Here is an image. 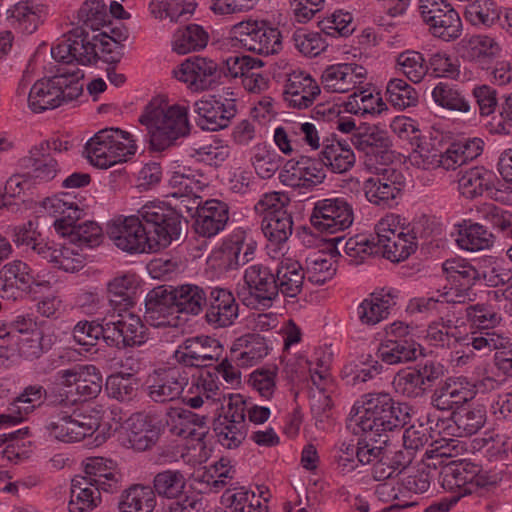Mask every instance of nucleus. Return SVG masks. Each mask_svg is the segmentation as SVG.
I'll return each instance as SVG.
<instances>
[{
	"label": "nucleus",
	"mask_w": 512,
	"mask_h": 512,
	"mask_svg": "<svg viewBox=\"0 0 512 512\" xmlns=\"http://www.w3.org/2000/svg\"><path fill=\"white\" fill-rule=\"evenodd\" d=\"M181 233L180 215L162 202H147L138 215L118 217L107 225V235L124 252L150 253L166 248Z\"/></svg>",
	"instance_id": "obj_1"
},
{
	"label": "nucleus",
	"mask_w": 512,
	"mask_h": 512,
	"mask_svg": "<svg viewBox=\"0 0 512 512\" xmlns=\"http://www.w3.org/2000/svg\"><path fill=\"white\" fill-rule=\"evenodd\" d=\"M409 411L407 404L395 402L388 393H367L354 403L350 417L368 439L379 437L380 444H387L389 433L409 422Z\"/></svg>",
	"instance_id": "obj_2"
},
{
	"label": "nucleus",
	"mask_w": 512,
	"mask_h": 512,
	"mask_svg": "<svg viewBox=\"0 0 512 512\" xmlns=\"http://www.w3.org/2000/svg\"><path fill=\"white\" fill-rule=\"evenodd\" d=\"M127 35L120 34L118 39L105 33L90 35L83 27H74L51 47V56L60 63L89 65L102 59L109 64H116L122 58L120 41Z\"/></svg>",
	"instance_id": "obj_3"
},
{
	"label": "nucleus",
	"mask_w": 512,
	"mask_h": 512,
	"mask_svg": "<svg viewBox=\"0 0 512 512\" xmlns=\"http://www.w3.org/2000/svg\"><path fill=\"white\" fill-rule=\"evenodd\" d=\"M139 123L146 128L154 151H164L176 145L177 140L188 136L191 129L186 106L169 105L159 98L146 104Z\"/></svg>",
	"instance_id": "obj_4"
},
{
	"label": "nucleus",
	"mask_w": 512,
	"mask_h": 512,
	"mask_svg": "<svg viewBox=\"0 0 512 512\" xmlns=\"http://www.w3.org/2000/svg\"><path fill=\"white\" fill-rule=\"evenodd\" d=\"M44 209L56 219L54 228L63 237H68L71 243L79 247L93 248L103 239L102 228L94 221L77 223L84 213L83 199L70 193L46 198Z\"/></svg>",
	"instance_id": "obj_5"
},
{
	"label": "nucleus",
	"mask_w": 512,
	"mask_h": 512,
	"mask_svg": "<svg viewBox=\"0 0 512 512\" xmlns=\"http://www.w3.org/2000/svg\"><path fill=\"white\" fill-rule=\"evenodd\" d=\"M83 76L82 71L74 65L58 68L55 75L39 80L31 87L28 96L29 107L40 113L77 99L83 90L80 83Z\"/></svg>",
	"instance_id": "obj_6"
},
{
	"label": "nucleus",
	"mask_w": 512,
	"mask_h": 512,
	"mask_svg": "<svg viewBox=\"0 0 512 512\" xmlns=\"http://www.w3.org/2000/svg\"><path fill=\"white\" fill-rule=\"evenodd\" d=\"M53 276L36 273L21 259L11 260L0 267V298L18 302L27 297L36 298L53 288Z\"/></svg>",
	"instance_id": "obj_7"
},
{
	"label": "nucleus",
	"mask_w": 512,
	"mask_h": 512,
	"mask_svg": "<svg viewBox=\"0 0 512 512\" xmlns=\"http://www.w3.org/2000/svg\"><path fill=\"white\" fill-rule=\"evenodd\" d=\"M136 149L135 140L129 132L109 128L90 138L84 152L90 164L100 169H108L127 161L136 153Z\"/></svg>",
	"instance_id": "obj_8"
},
{
	"label": "nucleus",
	"mask_w": 512,
	"mask_h": 512,
	"mask_svg": "<svg viewBox=\"0 0 512 512\" xmlns=\"http://www.w3.org/2000/svg\"><path fill=\"white\" fill-rule=\"evenodd\" d=\"M76 404V398L70 399L68 394L65 397L60 394L58 410L45 426L50 438L64 443L77 442L91 436L99 428L98 418L80 413Z\"/></svg>",
	"instance_id": "obj_9"
},
{
	"label": "nucleus",
	"mask_w": 512,
	"mask_h": 512,
	"mask_svg": "<svg viewBox=\"0 0 512 512\" xmlns=\"http://www.w3.org/2000/svg\"><path fill=\"white\" fill-rule=\"evenodd\" d=\"M438 473L441 486L451 492L448 497H457V502L464 496L478 493L495 484V480L472 463L450 462Z\"/></svg>",
	"instance_id": "obj_10"
},
{
	"label": "nucleus",
	"mask_w": 512,
	"mask_h": 512,
	"mask_svg": "<svg viewBox=\"0 0 512 512\" xmlns=\"http://www.w3.org/2000/svg\"><path fill=\"white\" fill-rule=\"evenodd\" d=\"M354 222L352 204L344 197L317 200L310 214V224L319 233L343 232Z\"/></svg>",
	"instance_id": "obj_11"
},
{
	"label": "nucleus",
	"mask_w": 512,
	"mask_h": 512,
	"mask_svg": "<svg viewBox=\"0 0 512 512\" xmlns=\"http://www.w3.org/2000/svg\"><path fill=\"white\" fill-rule=\"evenodd\" d=\"M106 327V344L123 349L142 346L148 339V328L141 318L129 311H119L104 317Z\"/></svg>",
	"instance_id": "obj_12"
},
{
	"label": "nucleus",
	"mask_w": 512,
	"mask_h": 512,
	"mask_svg": "<svg viewBox=\"0 0 512 512\" xmlns=\"http://www.w3.org/2000/svg\"><path fill=\"white\" fill-rule=\"evenodd\" d=\"M450 456L448 445L444 446L441 441L435 440L424 452L421 461L404 472L402 486L415 494L425 493L438 474V466L442 465V459Z\"/></svg>",
	"instance_id": "obj_13"
},
{
	"label": "nucleus",
	"mask_w": 512,
	"mask_h": 512,
	"mask_svg": "<svg viewBox=\"0 0 512 512\" xmlns=\"http://www.w3.org/2000/svg\"><path fill=\"white\" fill-rule=\"evenodd\" d=\"M244 281L248 288V296L238 297L246 306L270 308L279 294L275 273L263 264H253L246 268Z\"/></svg>",
	"instance_id": "obj_14"
},
{
	"label": "nucleus",
	"mask_w": 512,
	"mask_h": 512,
	"mask_svg": "<svg viewBox=\"0 0 512 512\" xmlns=\"http://www.w3.org/2000/svg\"><path fill=\"white\" fill-rule=\"evenodd\" d=\"M223 346L219 340L209 336H197L186 339L174 352L177 363L183 367H204V370L212 369L211 361L217 365L223 360Z\"/></svg>",
	"instance_id": "obj_15"
},
{
	"label": "nucleus",
	"mask_w": 512,
	"mask_h": 512,
	"mask_svg": "<svg viewBox=\"0 0 512 512\" xmlns=\"http://www.w3.org/2000/svg\"><path fill=\"white\" fill-rule=\"evenodd\" d=\"M405 187V177L401 171L386 168L363 183L365 197L373 205L391 208L397 203Z\"/></svg>",
	"instance_id": "obj_16"
},
{
	"label": "nucleus",
	"mask_w": 512,
	"mask_h": 512,
	"mask_svg": "<svg viewBox=\"0 0 512 512\" xmlns=\"http://www.w3.org/2000/svg\"><path fill=\"white\" fill-rule=\"evenodd\" d=\"M278 178L284 186L311 191L324 182L326 172L320 160L302 156L286 161Z\"/></svg>",
	"instance_id": "obj_17"
},
{
	"label": "nucleus",
	"mask_w": 512,
	"mask_h": 512,
	"mask_svg": "<svg viewBox=\"0 0 512 512\" xmlns=\"http://www.w3.org/2000/svg\"><path fill=\"white\" fill-rule=\"evenodd\" d=\"M354 147L365 155L368 169H378L377 164L385 165L392 161V142L388 133L377 126L357 131L351 138Z\"/></svg>",
	"instance_id": "obj_18"
},
{
	"label": "nucleus",
	"mask_w": 512,
	"mask_h": 512,
	"mask_svg": "<svg viewBox=\"0 0 512 512\" xmlns=\"http://www.w3.org/2000/svg\"><path fill=\"white\" fill-rule=\"evenodd\" d=\"M477 385L464 376L449 377L441 382L431 395V405L437 411H456L473 400Z\"/></svg>",
	"instance_id": "obj_19"
},
{
	"label": "nucleus",
	"mask_w": 512,
	"mask_h": 512,
	"mask_svg": "<svg viewBox=\"0 0 512 512\" xmlns=\"http://www.w3.org/2000/svg\"><path fill=\"white\" fill-rule=\"evenodd\" d=\"M189 376L184 367L159 368L149 375L148 396L157 403L176 400L188 385Z\"/></svg>",
	"instance_id": "obj_20"
},
{
	"label": "nucleus",
	"mask_w": 512,
	"mask_h": 512,
	"mask_svg": "<svg viewBox=\"0 0 512 512\" xmlns=\"http://www.w3.org/2000/svg\"><path fill=\"white\" fill-rule=\"evenodd\" d=\"M174 77L185 83L194 91H204L216 82L218 78V64L209 58L192 56L187 58L173 71Z\"/></svg>",
	"instance_id": "obj_21"
},
{
	"label": "nucleus",
	"mask_w": 512,
	"mask_h": 512,
	"mask_svg": "<svg viewBox=\"0 0 512 512\" xmlns=\"http://www.w3.org/2000/svg\"><path fill=\"white\" fill-rule=\"evenodd\" d=\"M321 88L309 73L294 70L287 74L283 90V100L288 108L307 109L320 96Z\"/></svg>",
	"instance_id": "obj_22"
},
{
	"label": "nucleus",
	"mask_w": 512,
	"mask_h": 512,
	"mask_svg": "<svg viewBox=\"0 0 512 512\" xmlns=\"http://www.w3.org/2000/svg\"><path fill=\"white\" fill-rule=\"evenodd\" d=\"M367 79V70L357 63H337L327 66L321 75L323 88L330 93H348Z\"/></svg>",
	"instance_id": "obj_23"
},
{
	"label": "nucleus",
	"mask_w": 512,
	"mask_h": 512,
	"mask_svg": "<svg viewBox=\"0 0 512 512\" xmlns=\"http://www.w3.org/2000/svg\"><path fill=\"white\" fill-rule=\"evenodd\" d=\"M448 348H456L457 345L465 348L472 347L478 351H492L502 348L507 343L506 334L503 332L472 331L468 333L465 325H456L452 320H446Z\"/></svg>",
	"instance_id": "obj_24"
},
{
	"label": "nucleus",
	"mask_w": 512,
	"mask_h": 512,
	"mask_svg": "<svg viewBox=\"0 0 512 512\" xmlns=\"http://www.w3.org/2000/svg\"><path fill=\"white\" fill-rule=\"evenodd\" d=\"M261 229L268 243L267 253L272 258L283 256L286 242L293 231L292 216L288 212H278L272 216H264Z\"/></svg>",
	"instance_id": "obj_25"
},
{
	"label": "nucleus",
	"mask_w": 512,
	"mask_h": 512,
	"mask_svg": "<svg viewBox=\"0 0 512 512\" xmlns=\"http://www.w3.org/2000/svg\"><path fill=\"white\" fill-rule=\"evenodd\" d=\"M168 289L158 288L149 295L147 315L155 327H179L186 321L181 317Z\"/></svg>",
	"instance_id": "obj_26"
},
{
	"label": "nucleus",
	"mask_w": 512,
	"mask_h": 512,
	"mask_svg": "<svg viewBox=\"0 0 512 512\" xmlns=\"http://www.w3.org/2000/svg\"><path fill=\"white\" fill-rule=\"evenodd\" d=\"M226 409V448H238L246 439L248 426L246 422L247 402L241 394H229Z\"/></svg>",
	"instance_id": "obj_27"
},
{
	"label": "nucleus",
	"mask_w": 512,
	"mask_h": 512,
	"mask_svg": "<svg viewBox=\"0 0 512 512\" xmlns=\"http://www.w3.org/2000/svg\"><path fill=\"white\" fill-rule=\"evenodd\" d=\"M457 52L463 60L483 66L500 55L501 46L494 37L479 34L462 38Z\"/></svg>",
	"instance_id": "obj_28"
},
{
	"label": "nucleus",
	"mask_w": 512,
	"mask_h": 512,
	"mask_svg": "<svg viewBox=\"0 0 512 512\" xmlns=\"http://www.w3.org/2000/svg\"><path fill=\"white\" fill-rule=\"evenodd\" d=\"M220 376L224 378V361L212 369L203 370L197 381L191 384L182 396V401L191 408H200L204 401L202 393L207 399L214 398L222 385Z\"/></svg>",
	"instance_id": "obj_29"
},
{
	"label": "nucleus",
	"mask_w": 512,
	"mask_h": 512,
	"mask_svg": "<svg viewBox=\"0 0 512 512\" xmlns=\"http://www.w3.org/2000/svg\"><path fill=\"white\" fill-rule=\"evenodd\" d=\"M46 396L41 385H30L9 405L8 412L0 414V427L15 425L22 422L28 414L39 407Z\"/></svg>",
	"instance_id": "obj_30"
},
{
	"label": "nucleus",
	"mask_w": 512,
	"mask_h": 512,
	"mask_svg": "<svg viewBox=\"0 0 512 512\" xmlns=\"http://www.w3.org/2000/svg\"><path fill=\"white\" fill-rule=\"evenodd\" d=\"M160 436V427L151 416L141 413L128 420L127 441L129 448L142 452L152 448Z\"/></svg>",
	"instance_id": "obj_31"
},
{
	"label": "nucleus",
	"mask_w": 512,
	"mask_h": 512,
	"mask_svg": "<svg viewBox=\"0 0 512 512\" xmlns=\"http://www.w3.org/2000/svg\"><path fill=\"white\" fill-rule=\"evenodd\" d=\"M396 297L394 289H382L372 293L357 308L361 323L373 326L388 318L391 309L396 305Z\"/></svg>",
	"instance_id": "obj_32"
},
{
	"label": "nucleus",
	"mask_w": 512,
	"mask_h": 512,
	"mask_svg": "<svg viewBox=\"0 0 512 512\" xmlns=\"http://www.w3.org/2000/svg\"><path fill=\"white\" fill-rule=\"evenodd\" d=\"M167 425L173 435L192 441H202L206 434L205 417L183 408L170 409Z\"/></svg>",
	"instance_id": "obj_33"
},
{
	"label": "nucleus",
	"mask_w": 512,
	"mask_h": 512,
	"mask_svg": "<svg viewBox=\"0 0 512 512\" xmlns=\"http://www.w3.org/2000/svg\"><path fill=\"white\" fill-rule=\"evenodd\" d=\"M269 353L265 339L255 334L237 338L230 347L231 360L239 367H251L259 363Z\"/></svg>",
	"instance_id": "obj_34"
},
{
	"label": "nucleus",
	"mask_w": 512,
	"mask_h": 512,
	"mask_svg": "<svg viewBox=\"0 0 512 512\" xmlns=\"http://www.w3.org/2000/svg\"><path fill=\"white\" fill-rule=\"evenodd\" d=\"M320 162L333 173H346L356 162L355 154L348 142L333 136L323 138Z\"/></svg>",
	"instance_id": "obj_35"
},
{
	"label": "nucleus",
	"mask_w": 512,
	"mask_h": 512,
	"mask_svg": "<svg viewBox=\"0 0 512 512\" xmlns=\"http://www.w3.org/2000/svg\"><path fill=\"white\" fill-rule=\"evenodd\" d=\"M85 478L91 486L104 492L117 488L118 472L116 463L104 457H88L83 461Z\"/></svg>",
	"instance_id": "obj_36"
},
{
	"label": "nucleus",
	"mask_w": 512,
	"mask_h": 512,
	"mask_svg": "<svg viewBox=\"0 0 512 512\" xmlns=\"http://www.w3.org/2000/svg\"><path fill=\"white\" fill-rule=\"evenodd\" d=\"M484 142L474 137L453 142L441 152L440 168L449 171L476 159L483 152Z\"/></svg>",
	"instance_id": "obj_37"
},
{
	"label": "nucleus",
	"mask_w": 512,
	"mask_h": 512,
	"mask_svg": "<svg viewBox=\"0 0 512 512\" xmlns=\"http://www.w3.org/2000/svg\"><path fill=\"white\" fill-rule=\"evenodd\" d=\"M455 241L462 250L478 252L491 249L495 243V236L484 225L471 220H463L457 225Z\"/></svg>",
	"instance_id": "obj_38"
},
{
	"label": "nucleus",
	"mask_w": 512,
	"mask_h": 512,
	"mask_svg": "<svg viewBox=\"0 0 512 512\" xmlns=\"http://www.w3.org/2000/svg\"><path fill=\"white\" fill-rule=\"evenodd\" d=\"M256 243L248 237L247 231L235 228L226 239V270L237 269L253 259Z\"/></svg>",
	"instance_id": "obj_39"
},
{
	"label": "nucleus",
	"mask_w": 512,
	"mask_h": 512,
	"mask_svg": "<svg viewBox=\"0 0 512 512\" xmlns=\"http://www.w3.org/2000/svg\"><path fill=\"white\" fill-rule=\"evenodd\" d=\"M276 285L279 286V293L285 297H296L301 293L305 273L301 264L294 259H282L275 270Z\"/></svg>",
	"instance_id": "obj_40"
},
{
	"label": "nucleus",
	"mask_w": 512,
	"mask_h": 512,
	"mask_svg": "<svg viewBox=\"0 0 512 512\" xmlns=\"http://www.w3.org/2000/svg\"><path fill=\"white\" fill-rule=\"evenodd\" d=\"M304 270L306 279L315 285H323L336 274V255L332 251H316L308 255Z\"/></svg>",
	"instance_id": "obj_41"
},
{
	"label": "nucleus",
	"mask_w": 512,
	"mask_h": 512,
	"mask_svg": "<svg viewBox=\"0 0 512 512\" xmlns=\"http://www.w3.org/2000/svg\"><path fill=\"white\" fill-rule=\"evenodd\" d=\"M440 141L430 135L422 134L413 144L409 155L412 166L422 170H435L440 168L441 152Z\"/></svg>",
	"instance_id": "obj_42"
},
{
	"label": "nucleus",
	"mask_w": 512,
	"mask_h": 512,
	"mask_svg": "<svg viewBox=\"0 0 512 512\" xmlns=\"http://www.w3.org/2000/svg\"><path fill=\"white\" fill-rule=\"evenodd\" d=\"M156 496L150 486L134 484L125 489L118 502L119 512H152Z\"/></svg>",
	"instance_id": "obj_43"
},
{
	"label": "nucleus",
	"mask_w": 512,
	"mask_h": 512,
	"mask_svg": "<svg viewBox=\"0 0 512 512\" xmlns=\"http://www.w3.org/2000/svg\"><path fill=\"white\" fill-rule=\"evenodd\" d=\"M171 297L181 314L198 315L206 301L204 290L196 284H182L168 289Z\"/></svg>",
	"instance_id": "obj_44"
},
{
	"label": "nucleus",
	"mask_w": 512,
	"mask_h": 512,
	"mask_svg": "<svg viewBox=\"0 0 512 512\" xmlns=\"http://www.w3.org/2000/svg\"><path fill=\"white\" fill-rule=\"evenodd\" d=\"M101 502L100 489L91 486L82 476H75L71 482L70 512H88Z\"/></svg>",
	"instance_id": "obj_45"
},
{
	"label": "nucleus",
	"mask_w": 512,
	"mask_h": 512,
	"mask_svg": "<svg viewBox=\"0 0 512 512\" xmlns=\"http://www.w3.org/2000/svg\"><path fill=\"white\" fill-rule=\"evenodd\" d=\"M198 114L197 125L202 130L218 131L224 129V102L220 95H211L195 103Z\"/></svg>",
	"instance_id": "obj_46"
},
{
	"label": "nucleus",
	"mask_w": 512,
	"mask_h": 512,
	"mask_svg": "<svg viewBox=\"0 0 512 512\" xmlns=\"http://www.w3.org/2000/svg\"><path fill=\"white\" fill-rule=\"evenodd\" d=\"M224 229V206L219 200H207L198 210L195 230L204 237H213Z\"/></svg>",
	"instance_id": "obj_47"
},
{
	"label": "nucleus",
	"mask_w": 512,
	"mask_h": 512,
	"mask_svg": "<svg viewBox=\"0 0 512 512\" xmlns=\"http://www.w3.org/2000/svg\"><path fill=\"white\" fill-rule=\"evenodd\" d=\"M417 351L414 340L384 339L378 346L377 357L387 365H396L415 360Z\"/></svg>",
	"instance_id": "obj_48"
},
{
	"label": "nucleus",
	"mask_w": 512,
	"mask_h": 512,
	"mask_svg": "<svg viewBox=\"0 0 512 512\" xmlns=\"http://www.w3.org/2000/svg\"><path fill=\"white\" fill-rule=\"evenodd\" d=\"M209 40L208 33L198 24H189L176 30L172 49L180 55L204 49Z\"/></svg>",
	"instance_id": "obj_49"
},
{
	"label": "nucleus",
	"mask_w": 512,
	"mask_h": 512,
	"mask_svg": "<svg viewBox=\"0 0 512 512\" xmlns=\"http://www.w3.org/2000/svg\"><path fill=\"white\" fill-rule=\"evenodd\" d=\"M465 316L471 328L476 329L477 333L495 332L494 329L503 320L499 308L490 303H476L467 306Z\"/></svg>",
	"instance_id": "obj_50"
},
{
	"label": "nucleus",
	"mask_w": 512,
	"mask_h": 512,
	"mask_svg": "<svg viewBox=\"0 0 512 512\" xmlns=\"http://www.w3.org/2000/svg\"><path fill=\"white\" fill-rule=\"evenodd\" d=\"M205 185L203 174L189 167L174 171L169 179V187L172 189L170 194L176 198L197 197Z\"/></svg>",
	"instance_id": "obj_51"
},
{
	"label": "nucleus",
	"mask_w": 512,
	"mask_h": 512,
	"mask_svg": "<svg viewBox=\"0 0 512 512\" xmlns=\"http://www.w3.org/2000/svg\"><path fill=\"white\" fill-rule=\"evenodd\" d=\"M253 38H249L248 50L261 55H273L282 50V36L277 28L258 22Z\"/></svg>",
	"instance_id": "obj_52"
},
{
	"label": "nucleus",
	"mask_w": 512,
	"mask_h": 512,
	"mask_svg": "<svg viewBox=\"0 0 512 512\" xmlns=\"http://www.w3.org/2000/svg\"><path fill=\"white\" fill-rule=\"evenodd\" d=\"M250 160L256 174L262 179H270L282 164V157L265 143L252 147Z\"/></svg>",
	"instance_id": "obj_53"
},
{
	"label": "nucleus",
	"mask_w": 512,
	"mask_h": 512,
	"mask_svg": "<svg viewBox=\"0 0 512 512\" xmlns=\"http://www.w3.org/2000/svg\"><path fill=\"white\" fill-rule=\"evenodd\" d=\"M493 183V173L483 167H473L462 173L458 180L459 189L466 198H475L489 190Z\"/></svg>",
	"instance_id": "obj_54"
},
{
	"label": "nucleus",
	"mask_w": 512,
	"mask_h": 512,
	"mask_svg": "<svg viewBox=\"0 0 512 512\" xmlns=\"http://www.w3.org/2000/svg\"><path fill=\"white\" fill-rule=\"evenodd\" d=\"M382 365L371 355L362 356L358 361L344 365L342 377L350 385L365 383L382 372Z\"/></svg>",
	"instance_id": "obj_55"
},
{
	"label": "nucleus",
	"mask_w": 512,
	"mask_h": 512,
	"mask_svg": "<svg viewBox=\"0 0 512 512\" xmlns=\"http://www.w3.org/2000/svg\"><path fill=\"white\" fill-rule=\"evenodd\" d=\"M458 436H471L477 433L486 422V410L482 405L461 407L453 412Z\"/></svg>",
	"instance_id": "obj_56"
},
{
	"label": "nucleus",
	"mask_w": 512,
	"mask_h": 512,
	"mask_svg": "<svg viewBox=\"0 0 512 512\" xmlns=\"http://www.w3.org/2000/svg\"><path fill=\"white\" fill-rule=\"evenodd\" d=\"M386 100L395 109L403 111L418 104L417 90L401 78H392L386 85Z\"/></svg>",
	"instance_id": "obj_57"
},
{
	"label": "nucleus",
	"mask_w": 512,
	"mask_h": 512,
	"mask_svg": "<svg viewBox=\"0 0 512 512\" xmlns=\"http://www.w3.org/2000/svg\"><path fill=\"white\" fill-rule=\"evenodd\" d=\"M346 107L347 111L361 117L379 115L384 110H387L386 103L380 94L372 93L369 90L354 92L349 97Z\"/></svg>",
	"instance_id": "obj_58"
},
{
	"label": "nucleus",
	"mask_w": 512,
	"mask_h": 512,
	"mask_svg": "<svg viewBox=\"0 0 512 512\" xmlns=\"http://www.w3.org/2000/svg\"><path fill=\"white\" fill-rule=\"evenodd\" d=\"M107 6L102 0H86L77 11V26L98 31L108 21Z\"/></svg>",
	"instance_id": "obj_59"
},
{
	"label": "nucleus",
	"mask_w": 512,
	"mask_h": 512,
	"mask_svg": "<svg viewBox=\"0 0 512 512\" xmlns=\"http://www.w3.org/2000/svg\"><path fill=\"white\" fill-rule=\"evenodd\" d=\"M431 97L438 106L447 110L467 113L471 109L469 101L462 92L445 82L436 84L432 89Z\"/></svg>",
	"instance_id": "obj_60"
},
{
	"label": "nucleus",
	"mask_w": 512,
	"mask_h": 512,
	"mask_svg": "<svg viewBox=\"0 0 512 512\" xmlns=\"http://www.w3.org/2000/svg\"><path fill=\"white\" fill-rule=\"evenodd\" d=\"M478 279L489 287L506 285L512 280V269L504 259L490 256L483 260Z\"/></svg>",
	"instance_id": "obj_61"
},
{
	"label": "nucleus",
	"mask_w": 512,
	"mask_h": 512,
	"mask_svg": "<svg viewBox=\"0 0 512 512\" xmlns=\"http://www.w3.org/2000/svg\"><path fill=\"white\" fill-rule=\"evenodd\" d=\"M397 69L412 83H420L428 73L429 66L420 52L406 50L396 59Z\"/></svg>",
	"instance_id": "obj_62"
},
{
	"label": "nucleus",
	"mask_w": 512,
	"mask_h": 512,
	"mask_svg": "<svg viewBox=\"0 0 512 512\" xmlns=\"http://www.w3.org/2000/svg\"><path fill=\"white\" fill-rule=\"evenodd\" d=\"M406 219L394 213L386 214L375 225L374 239L376 247L382 249L384 245L390 243L394 238L402 235L405 236Z\"/></svg>",
	"instance_id": "obj_63"
},
{
	"label": "nucleus",
	"mask_w": 512,
	"mask_h": 512,
	"mask_svg": "<svg viewBox=\"0 0 512 512\" xmlns=\"http://www.w3.org/2000/svg\"><path fill=\"white\" fill-rule=\"evenodd\" d=\"M464 17L474 26L490 27L500 19V11L493 0H475L466 6Z\"/></svg>",
	"instance_id": "obj_64"
}]
</instances>
